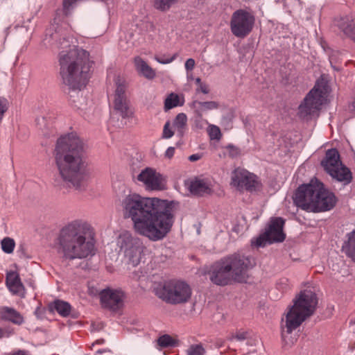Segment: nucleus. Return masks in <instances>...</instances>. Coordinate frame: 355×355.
Returning <instances> with one entry per match:
<instances>
[{"label":"nucleus","mask_w":355,"mask_h":355,"mask_svg":"<svg viewBox=\"0 0 355 355\" xmlns=\"http://www.w3.org/2000/svg\"><path fill=\"white\" fill-rule=\"evenodd\" d=\"M175 203L157 198H145L132 193L122 202L125 218H130L139 235L157 241L164 239L174 223Z\"/></svg>","instance_id":"1"},{"label":"nucleus","mask_w":355,"mask_h":355,"mask_svg":"<svg viewBox=\"0 0 355 355\" xmlns=\"http://www.w3.org/2000/svg\"><path fill=\"white\" fill-rule=\"evenodd\" d=\"M55 152L56 163L63 179L76 188L80 187L85 177L80 139L73 134L61 137L58 140Z\"/></svg>","instance_id":"2"},{"label":"nucleus","mask_w":355,"mask_h":355,"mask_svg":"<svg viewBox=\"0 0 355 355\" xmlns=\"http://www.w3.org/2000/svg\"><path fill=\"white\" fill-rule=\"evenodd\" d=\"M95 243L94 230L86 223L74 221L60 231L59 244L66 259H84L93 255Z\"/></svg>","instance_id":"3"},{"label":"nucleus","mask_w":355,"mask_h":355,"mask_svg":"<svg viewBox=\"0 0 355 355\" xmlns=\"http://www.w3.org/2000/svg\"><path fill=\"white\" fill-rule=\"evenodd\" d=\"M295 205L306 211L314 213L331 209L336 203L334 193L325 188L317 178L297 187L293 195Z\"/></svg>","instance_id":"4"},{"label":"nucleus","mask_w":355,"mask_h":355,"mask_svg":"<svg viewBox=\"0 0 355 355\" xmlns=\"http://www.w3.org/2000/svg\"><path fill=\"white\" fill-rule=\"evenodd\" d=\"M59 63L64 83L73 89H82L86 84L92 65L88 51L74 47L67 53H60Z\"/></svg>","instance_id":"5"},{"label":"nucleus","mask_w":355,"mask_h":355,"mask_svg":"<svg viewBox=\"0 0 355 355\" xmlns=\"http://www.w3.org/2000/svg\"><path fill=\"white\" fill-rule=\"evenodd\" d=\"M318 302L314 292L310 290L300 291L293 299V305L289 308L286 315V333L291 334L311 316L315 311Z\"/></svg>","instance_id":"6"},{"label":"nucleus","mask_w":355,"mask_h":355,"mask_svg":"<svg viewBox=\"0 0 355 355\" xmlns=\"http://www.w3.org/2000/svg\"><path fill=\"white\" fill-rule=\"evenodd\" d=\"M155 295L170 304L187 302L191 297L192 289L189 284L180 279H169L159 284L155 288Z\"/></svg>","instance_id":"7"},{"label":"nucleus","mask_w":355,"mask_h":355,"mask_svg":"<svg viewBox=\"0 0 355 355\" xmlns=\"http://www.w3.org/2000/svg\"><path fill=\"white\" fill-rule=\"evenodd\" d=\"M225 267L232 272L234 282L246 283L250 277L249 271L256 263L250 257L241 253H234L223 258Z\"/></svg>","instance_id":"8"},{"label":"nucleus","mask_w":355,"mask_h":355,"mask_svg":"<svg viewBox=\"0 0 355 355\" xmlns=\"http://www.w3.org/2000/svg\"><path fill=\"white\" fill-rule=\"evenodd\" d=\"M321 165L324 171L336 180L344 184H348L352 182V173L347 167L343 165L337 149L328 150L321 162Z\"/></svg>","instance_id":"9"},{"label":"nucleus","mask_w":355,"mask_h":355,"mask_svg":"<svg viewBox=\"0 0 355 355\" xmlns=\"http://www.w3.org/2000/svg\"><path fill=\"white\" fill-rule=\"evenodd\" d=\"M326 93L325 87L321 86L319 83H317L299 107L300 116L305 118L317 113L324 103Z\"/></svg>","instance_id":"10"},{"label":"nucleus","mask_w":355,"mask_h":355,"mask_svg":"<svg viewBox=\"0 0 355 355\" xmlns=\"http://www.w3.org/2000/svg\"><path fill=\"white\" fill-rule=\"evenodd\" d=\"M230 184L241 192H253L261 187V183L255 174L240 167L232 171Z\"/></svg>","instance_id":"11"},{"label":"nucleus","mask_w":355,"mask_h":355,"mask_svg":"<svg viewBox=\"0 0 355 355\" xmlns=\"http://www.w3.org/2000/svg\"><path fill=\"white\" fill-rule=\"evenodd\" d=\"M255 23L254 16L243 9L235 11L230 21V29L234 35L244 38L253 29Z\"/></svg>","instance_id":"12"},{"label":"nucleus","mask_w":355,"mask_h":355,"mask_svg":"<svg viewBox=\"0 0 355 355\" xmlns=\"http://www.w3.org/2000/svg\"><path fill=\"white\" fill-rule=\"evenodd\" d=\"M284 224L285 220L284 218L281 217L272 218L266 232L257 238L255 245L261 247L267 243L284 241L286 238L283 231Z\"/></svg>","instance_id":"13"},{"label":"nucleus","mask_w":355,"mask_h":355,"mask_svg":"<svg viewBox=\"0 0 355 355\" xmlns=\"http://www.w3.org/2000/svg\"><path fill=\"white\" fill-rule=\"evenodd\" d=\"M118 244L121 249H124L125 256L133 266L139 263L144 249L139 239H135L130 234L125 232L119 236Z\"/></svg>","instance_id":"14"},{"label":"nucleus","mask_w":355,"mask_h":355,"mask_svg":"<svg viewBox=\"0 0 355 355\" xmlns=\"http://www.w3.org/2000/svg\"><path fill=\"white\" fill-rule=\"evenodd\" d=\"M99 297L101 306L112 312H117L123 306L125 294L121 290L105 288L99 293Z\"/></svg>","instance_id":"15"},{"label":"nucleus","mask_w":355,"mask_h":355,"mask_svg":"<svg viewBox=\"0 0 355 355\" xmlns=\"http://www.w3.org/2000/svg\"><path fill=\"white\" fill-rule=\"evenodd\" d=\"M137 180L144 183L147 189L161 191L165 188L162 175L155 169L146 168L137 176Z\"/></svg>","instance_id":"16"},{"label":"nucleus","mask_w":355,"mask_h":355,"mask_svg":"<svg viewBox=\"0 0 355 355\" xmlns=\"http://www.w3.org/2000/svg\"><path fill=\"white\" fill-rule=\"evenodd\" d=\"M224 262L221 259L215 264L214 269L210 272V280L218 286H226L235 282L232 272L225 267Z\"/></svg>","instance_id":"17"},{"label":"nucleus","mask_w":355,"mask_h":355,"mask_svg":"<svg viewBox=\"0 0 355 355\" xmlns=\"http://www.w3.org/2000/svg\"><path fill=\"white\" fill-rule=\"evenodd\" d=\"M6 284L8 290L12 295H18L21 298L25 297L26 288L17 272H8L6 274Z\"/></svg>","instance_id":"18"},{"label":"nucleus","mask_w":355,"mask_h":355,"mask_svg":"<svg viewBox=\"0 0 355 355\" xmlns=\"http://www.w3.org/2000/svg\"><path fill=\"white\" fill-rule=\"evenodd\" d=\"M0 320L19 326L24 322V318L20 312L7 306L0 307Z\"/></svg>","instance_id":"19"},{"label":"nucleus","mask_w":355,"mask_h":355,"mask_svg":"<svg viewBox=\"0 0 355 355\" xmlns=\"http://www.w3.org/2000/svg\"><path fill=\"white\" fill-rule=\"evenodd\" d=\"M190 191L197 196L209 194L211 192V184L204 179L195 178L189 184Z\"/></svg>","instance_id":"20"},{"label":"nucleus","mask_w":355,"mask_h":355,"mask_svg":"<svg viewBox=\"0 0 355 355\" xmlns=\"http://www.w3.org/2000/svg\"><path fill=\"white\" fill-rule=\"evenodd\" d=\"M134 64L137 71L146 78L152 80L156 76L155 71L141 57H135L134 58Z\"/></svg>","instance_id":"21"},{"label":"nucleus","mask_w":355,"mask_h":355,"mask_svg":"<svg viewBox=\"0 0 355 355\" xmlns=\"http://www.w3.org/2000/svg\"><path fill=\"white\" fill-rule=\"evenodd\" d=\"M337 25L347 37L355 41V22L353 19L341 18Z\"/></svg>","instance_id":"22"},{"label":"nucleus","mask_w":355,"mask_h":355,"mask_svg":"<svg viewBox=\"0 0 355 355\" xmlns=\"http://www.w3.org/2000/svg\"><path fill=\"white\" fill-rule=\"evenodd\" d=\"M184 103V98L183 95H178L175 93H170L164 101V108L165 111H168L178 106H182Z\"/></svg>","instance_id":"23"},{"label":"nucleus","mask_w":355,"mask_h":355,"mask_svg":"<svg viewBox=\"0 0 355 355\" xmlns=\"http://www.w3.org/2000/svg\"><path fill=\"white\" fill-rule=\"evenodd\" d=\"M49 308L58 312L62 317L68 316L71 310V305L68 302L60 300H55L49 305Z\"/></svg>","instance_id":"24"},{"label":"nucleus","mask_w":355,"mask_h":355,"mask_svg":"<svg viewBox=\"0 0 355 355\" xmlns=\"http://www.w3.org/2000/svg\"><path fill=\"white\" fill-rule=\"evenodd\" d=\"M342 250L355 261V230L349 234L348 241L343 245Z\"/></svg>","instance_id":"25"},{"label":"nucleus","mask_w":355,"mask_h":355,"mask_svg":"<svg viewBox=\"0 0 355 355\" xmlns=\"http://www.w3.org/2000/svg\"><path fill=\"white\" fill-rule=\"evenodd\" d=\"M157 344L160 348L173 347L178 345V340L177 336L164 334L157 338Z\"/></svg>","instance_id":"26"},{"label":"nucleus","mask_w":355,"mask_h":355,"mask_svg":"<svg viewBox=\"0 0 355 355\" xmlns=\"http://www.w3.org/2000/svg\"><path fill=\"white\" fill-rule=\"evenodd\" d=\"M114 109L121 112L123 117L130 115L126 97H114Z\"/></svg>","instance_id":"27"},{"label":"nucleus","mask_w":355,"mask_h":355,"mask_svg":"<svg viewBox=\"0 0 355 355\" xmlns=\"http://www.w3.org/2000/svg\"><path fill=\"white\" fill-rule=\"evenodd\" d=\"M187 117L184 113L178 114L174 119L173 125L181 135L183 134V131L187 126Z\"/></svg>","instance_id":"28"},{"label":"nucleus","mask_w":355,"mask_h":355,"mask_svg":"<svg viewBox=\"0 0 355 355\" xmlns=\"http://www.w3.org/2000/svg\"><path fill=\"white\" fill-rule=\"evenodd\" d=\"M178 0H153L154 6L158 10L165 11L168 10L172 5Z\"/></svg>","instance_id":"29"},{"label":"nucleus","mask_w":355,"mask_h":355,"mask_svg":"<svg viewBox=\"0 0 355 355\" xmlns=\"http://www.w3.org/2000/svg\"><path fill=\"white\" fill-rule=\"evenodd\" d=\"M15 247V243L12 239L9 237L4 238L1 241V248L6 253H12Z\"/></svg>","instance_id":"30"},{"label":"nucleus","mask_w":355,"mask_h":355,"mask_svg":"<svg viewBox=\"0 0 355 355\" xmlns=\"http://www.w3.org/2000/svg\"><path fill=\"white\" fill-rule=\"evenodd\" d=\"M208 133L211 139L220 140L222 137L220 128L215 125L209 126Z\"/></svg>","instance_id":"31"},{"label":"nucleus","mask_w":355,"mask_h":355,"mask_svg":"<svg viewBox=\"0 0 355 355\" xmlns=\"http://www.w3.org/2000/svg\"><path fill=\"white\" fill-rule=\"evenodd\" d=\"M205 350L201 344L192 345L188 349L189 355H203Z\"/></svg>","instance_id":"32"},{"label":"nucleus","mask_w":355,"mask_h":355,"mask_svg":"<svg viewBox=\"0 0 355 355\" xmlns=\"http://www.w3.org/2000/svg\"><path fill=\"white\" fill-rule=\"evenodd\" d=\"M15 334V330L12 327H0V339L8 338Z\"/></svg>","instance_id":"33"},{"label":"nucleus","mask_w":355,"mask_h":355,"mask_svg":"<svg viewBox=\"0 0 355 355\" xmlns=\"http://www.w3.org/2000/svg\"><path fill=\"white\" fill-rule=\"evenodd\" d=\"M200 106L202 110H211L218 109L219 105L216 101H207L199 103Z\"/></svg>","instance_id":"34"},{"label":"nucleus","mask_w":355,"mask_h":355,"mask_svg":"<svg viewBox=\"0 0 355 355\" xmlns=\"http://www.w3.org/2000/svg\"><path fill=\"white\" fill-rule=\"evenodd\" d=\"M174 135V132L171 127L170 121H167L164 126L162 132L163 139H170Z\"/></svg>","instance_id":"35"},{"label":"nucleus","mask_w":355,"mask_h":355,"mask_svg":"<svg viewBox=\"0 0 355 355\" xmlns=\"http://www.w3.org/2000/svg\"><path fill=\"white\" fill-rule=\"evenodd\" d=\"M8 108V102L6 98L0 97V122L1 121L4 114Z\"/></svg>","instance_id":"36"},{"label":"nucleus","mask_w":355,"mask_h":355,"mask_svg":"<svg viewBox=\"0 0 355 355\" xmlns=\"http://www.w3.org/2000/svg\"><path fill=\"white\" fill-rule=\"evenodd\" d=\"M196 83L198 85L197 92H200L205 94H207L209 92V87L205 83L201 81L200 78H197L196 79Z\"/></svg>","instance_id":"37"},{"label":"nucleus","mask_w":355,"mask_h":355,"mask_svg":"<svg viewBox=\"0 0 355 355\" xmlns=\"http://www.w3.org/2000/svg\"><path fill=\"white\" fill-rule=\"evenodd\" d=\"M225 148L228 155L231 157H236L240 154L239 149L233 145H228Z\"/></svg>","instance_id":"38"},{"label":"nucleus","mask_w":355,"mask_h":355,"mask_svg":"<svg viewBox=\"0 0 355 355\" xmlns=\"http://www.w3.org/2000/svg\"><path fill=\"white\" fill-rule=\"evenodd\" d=\"M125 87L126 86L125 83L117 84L115 92V97H125Z\"/></svg>","instance_id":"39"},{"label":"nucleus","mask_w":355,"mask_h":355,"mask_svg":"<svg viewBox=\"0 0 355 355\" xmlns=\"http://www.w3.org/2000/svg\"><path fill=\"white\" fill-rule=\"evenodd\" d=\"M195 67V60L193 58H189L185 62V68L187 71L192 70Z\"/></svg>","instance_id":"40"},{"label":"nucleus","mask_w":355,"mask_h":355,"mask_svg":"<svg viewBox=\"0 0 355 355\" xmlns=\"http://www.w3.org/2000/svg\"><path fill=\"white\" fill-rule=\"evenodd\" d=\"M175 151L174 147H168L165 152V157L168 159H171L174 156Z\"/></svg>","instance_id":"41"},{"label":"nucleus","mask_w":355,"mask_h":355,"mask_svg":"<svg viewBox=\"0 0 355 355\" xmlns=\"http://www.w3.org/2000/svg\"><path fill=\"white\" fill-rule=\"evenodd\" d=\"M6 355H29L28 352L24 349H17L12 351L10 353L6 354Z\"/></svg>","instance_id":"42"},{"label":"nucleus","mask_w":355,"mask_h":355,"mask_svg":"<svg viewBox=\"0 0 355 355\" xmlns=\"http://www.w3.org/2000/svg\"><path fill=\"white\" fill-rule=\"evenodd\" d=\"M234 338L239 340H244L247 338V333L246 332H241V333H237L234 336Z\"/></svg>","instance_id":"43"},{"label":"nucleus","mask_w":355,"mask_h":355,"mask_svg":"<svg viewBox=\"0 0 355 355\" xmlns=\"http://www.w3.org/2000/svg\"><path fill=\"white\" fill-rule=\"evenodd\" d=\"M202 157V155L200 154H193L189 157V160L190 162H196L199 160Z\"/></svg>","instance_id":"44"},{"label":"nucleus","mask_w":355,"mask_h":355,"mask_svg":"<svg viewBox=\"0 0 355 355\" xmlns=\"http://www.w3.org/2000/svg\"><path fill=\"white\" fill-rule=\"evenodd\" d=\"M105 343V340L103 338H100V339H98L96 340L95 342H94L92 345L89 347V349H93V347L96 345H101V344H103Z\"/></svg>","instance_id":"45"},{"label":"nucleus","mask_w":355,"mask_h":355,"mask_svg":"<svg viewBox=\"0 0 355 355\" xmlns=\"http://www.w3.org/2000/svg\"><path fill=\"white\" fill-rule=\"evenodd\" d=\"M156 60L159 62V63H162V64H167V63H170L171 62L173 61V58H171V59H168V60H162L159 58H156Z\"/></svg>","instance_id":"46"},{"label":"nucleus","mask_w":355,"mask_h":355,"mask_svg":"<svg viewBox=\"0 0 355 355\" xmlns=\"http://www.w3.org/2000/svg\"><path fill=\"white\" fill-rule=\"evenodd\" d=\"M69 39H70L69 37H68L67 39L63 38V41L66 42L67 43H69L70 42Z\"/></svg>","instance_id":"47"},{"label":"nucleus","mask_w":355,"mask_h":355,"mask_svg":"<svg viewBox=\"0 0 355 355\" xmlns=\"http://www.w3.org/2000/svg\"><path fill=\"white\" fill-rule=\"evenodd\" d=\"M105 352V350L100 349V350H98V351H97V353H98V354H103V352Z\"/></svg>","instance_id":"48"}]
</instances>
